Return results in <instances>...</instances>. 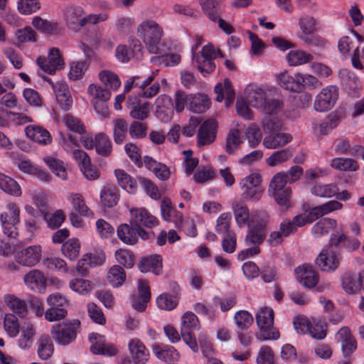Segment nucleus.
Segmentation results:
<instances>
[{"mask_svg":"<svg viewBox=\"0 0 364 364\" xmlns=\"http://www.w3.org/2000/svg\"><path fill=\"white\" fill-rule=\"evenodd\" d=\"M163 33V29L154 20L144 21L137 27V36L143 40L151 53L159 52V44Z\"/></svg>","mask_w":364,"mask_h":364,"instance_id":"1","label":"nucleus"},{"mask_svg":"<svg viewBox=\"0 0 364 364\" xmlns=\"http://www.w3.org/2000/svg\"><path fill=\"white\" fill-rule=\"evenodd\" d=\"M256 322L260 330V333L257 335L259 340H277L279 338V332L272 328L274 311L272 309L262 308L256 315Z\"/></svg>","mask_w":364,"mask_h":364,"instance_id":"2","label":"nucleus"},{"mask_svg":"<svg viewBox=\"0 0 364 364\" xmlns=\"http://www.w3.org/2000/svg\"><path fill=\"white\" fill-rule=\"evenodd\" d=\"M80 326L79 320L55 324L50 331L52 338L57 344L68 346L76 339Z\"/></svg>","mask_w":364,"mask_h":364,"instance_id":"3","label":"nucleus"},{"mask_svg":"<svg viewBox=\"0 0 364 364\" xmlns=\"http://www.w3.org/2000/svg\"><path fill=\"white\" fill-rule=\"evenodd\" d=\"M0 221L4 233L10 238H16L18 235L16 225L20 222L19 207L14 203H8L0 214Z\"/></svg>","mask_w":364,"mask_h":364,"instance_id":"4","label":"nucleus"},{"mask_svg":"<svg viewBox=\"0 0 364 364\" xmlns=\"http://www.w3.org/2000/svg\"><path fill=\"white\" fill-rule=\"evenodd\" d=\"M262 182L261 176L259 173H251L243 178L240 181V186L242 191V200L245 201H259L262 195L260 188Z\"/></svg>","mask_w":364,"mask_h":364,"instance_id":"5","label":"nucleus"},{"mask_svg":"<svg viewBox=\"0 0 364 364\" xmlns=\"http://www.w3.org/2000/svg\"><path fill=\"white\" fill-rule=\"evenodd\" d=\"M82 146L87 150L95 148L97 154L103 157H108L112 152V144L110 138L105 133L100 132L95 137L83 136L81 137Z\"/></svg>","mask_w":364,"mask_h":364,"instance_id":"6","label":"nucleus"},{"mask_svg":"<svg viewBox=\"0 0 364 364\" xmlns=\"http://www.w3.org/2000/svg\"><path fill=\"white\" fill-rule=\"evenodd\" d=\"M119 239L124 244L135 245L140 237L142 240L149 238V233L142 228H137L131 223L121 224L117 229Z\"/></svg>","mask_w":364,"mask_h":364,"instance_id":"7","label":"nucleus"},{"mask_svg":"<svg viewBox=\"0 0 364 364\" xmlns=\"http://www.w3.org/2000/svg\"><path fill=\"white\" fill-rule=\"evenodd\" d=\"M342 256L335 251L323 249L315 259L316 267L324 272H333L339 267Z\"/></svg>","mask_w":364,"mask_h":364,"instance_id":"8","label":"nucleus"},{"mask_svg":"<svg viewBox=\"0 0 364 364\" xmlns=\"http://www.w3.org/2000/svg\"><path fill=\"white\" fill-rule=\"evenodd\" d=\"M42 247L40 245H30L21 250L14 255L16 262L23 267L36 266L41 259Z\"/></svg>","mask_w":364,"mask_h":364,"instance_id":"9","label":"nucleus"},{"mask_svg":"<svg viewBox=\"0 0 364 364\" xmlns=\"http://www.w3.org/2000/svg\"><path fill=\"white\" fill-rule=\"evenodd\" d=\"M338 96L336 86L330 85L323 88L314 100V108L318 112H327L335 105Z\"/></svg>","mask_w":364,"mask_h":364,"instance_id":"10","label":"nucleus"},{"mask_svg":"<svg viewBox=\"0 0 364 364\" xmlns=\"http://www.w3.org/2000/svg\"><path fill=\"white\" fill-rule=\"evenodd\" d=\"M36 63L41 69L48 74L53 75L57 70L64 68L63 60L62 59L58 48H52L48 53V59L39 56Z\"/></svg>","mask_w":364,"mask_h":364,"instance_id":"11","label":"nucleus"},{"mask_svg":"<svg viewBox=\"0 0 364 364\" xmlns=\"http://www.w3.org/2000/svg\"><path fill=\"white\" fill-rule=\"evenodd\" d=\"M218 123L213 119L204 121L200 126L197 134V144L198 146L212 144L217 134Z\"/></svg>","mask_w":364,"mask_h":364,"instance_id":"12","label":"nucleus"},{"mask_svg":"<svg viewBox=\"0 0 364 364\" xmlns=\"http://www.w3.org/2000/svg\"><path fill=\"white\" fill-rule=\"evenodd\" d=\"M126 105L127 109H129V114L133 119L142 121L148 117L149 113V103L141 101L140 96H129Z\"/></svg>","mask_w":364,"mask_h":364,"instance_id":"13","label":"nucleus"},{"mask_svg":"<svg viewBox=\"0 0 364 364\" xmlns=\"http://www.w3.org/2000/svg\"><path fill=\"white\" fill-rule=\"evenodd\" d=\"M91 343L90 350L95 355L112 356L117 354V350L111 343H107L104 336L92 333L89 336Z\"/></svg>","mask_w":364,"mask_h":364,"instance_id":"14","label":"nucleus"},{"mask_svg":"<svg viewBox=\"0 0 364 364\" xmlns=\"http://www.w3.org/2000/svg\"><path fill=\"white\" fill-rule=\"evenodd\" d=\"M156 116L163 122L171 120L173 115V104L171 97L166 95H159L154 102Z\"/></svg>","mask_w":364,"mask_h":364,"instance_id":"15","label":"nucleus"},{"mask_svg":"<svg viewBox=\"0 0 364 364\" xmlns=\"http://www.w3.org/2000/svg\"><path fill=\"white\" fill-rule=\"evenodd\" d=\"M131 223L137 228H151L158 224L157 219L145 208H132L130 210Z\"/></svg>","mask_w":364,"mask_h":364,"instance_id":"16","label":"nucleus"},{"mask_svg":"<svg viewBox=\"0 0 364 364\" xmlns=\"http://www.w3.org/2000/svg\"><path fill=\"white\" fill-rule=\"evenodd\" d=\"M46 281L44 274L38 269H31L23 277L25 285L31 290L38 293L45 291Z\"/></svg>","mask_w":364,"mask_h":364,"instance_id":"17","label":"nucleus"},{"mask_svg":"<svg viewBox=\"0 0 364 364\" xmlns=\"http://www.w3.org/2000/svg\"><path fill=\"white\" fill-rule=\"evenodd\" d=\"M297 280L306 288L314 287L318 282V274L309 265H301L295 269Z\"/></svg>","mask_w":364,"mask_h":364,"instance_id":"18","label":"nucleus"},{"mask_svg":"<svg viewBox=\"0 0 364 364\" xmlns=\"http://www.w3.org/2000/svg\"><path fill=\"white\" fill-rule=\"evenodd\" d=\"M84 12L79 6H68L64 11V20L68 27L77 31L85 26Z\"/></svg>","mask_w":364,"mask_h":364,"instance_id":"19","label":"nucleus"},{"mask_svg":"<svg viewBox=\"0 0 364 364\" xmlns=\"http://www.w3.org/2000/svg\"><path fill=\"white\" fill-rule=\"evenodd\" d=\"M140 272L143 273L152 272L155 275L162 274V257L159 255L144 257L138 264Z\"/></svg>","mask_w":364,"mask_h":364,"instance_id":"20","label":"nucleus"},{"mask_svg":"<svg viewBox=\"0 0 364 364\" xmlns=\"http://www.w3.org/2000/svg\"><path fill=\"white\" fill-rule=\"evenodd\" d=\"M363 277L364 272L346 274L341 280L343 289L348 294H357L361 289Z\"/></svg>","mask_w":364,"mask_h":364,"instance_id":"21","label":"nucleus"},{"mask_svg":"<svg viewBox=\"0 0 364 364\" xmlns=\"http://www.w3.org/2000/svg\"><path fill=\"white\" fill-rule=\"evenodd\" d=\"M128 346L131 358L135 364H145L147 362L149 353L140 340H130Z\"/></svg>","mask_w":364,"mask_h":364,"instance_id":"22","label":"nucleus"},{"mask_svg":"<svg viewBox=\"0 0 364 364\" xmlns=\"http://www.w3.org/2000/svg\"><path fill=\"white\" fill-rule=\"evenodd\" d=\"M161 212L162 218L166 221H172L178 229L183 225V215L176 210L171 205V201L168 198H164L161 203Z\"/></svg>","mask_w":364,"mask_h":364,"instance_id":"23","label":"nucleus"},{"mask_svg":"<svg viewBox=\"0 0 364 364\" xmlns=\"http://www.w3.org/2000/svg\"><path fill=\"white\" fill-rule=\"evenodd\" d=\"M138 291L139 295L133 298L132 306L138 311H144L151 298L150 289L147 281L139 280Z\"/></svg>","mask_w":364,"mask_h":364,"instance_id":"24","label":"nucleus"},{"mask_svg":"<svg viewBox=\"0 0 364 364\" xmlns=\"http://www.w3.org/2000/svg\"><path fill=\"white\" fill-rule=\"evenodd\" d=\"M247 103L257 109H262L266 102V93L264 90L255 85H249L245 89Z\"/></svg>","mask_w":364,"mask_h":364,"instance_id":"25","label":"nucleus"},{"mask_svg":"<svg viewBox=\"0 0 364 364\" xmlns=\"http://www.w3.org/2000/svg\"><path fill=\"white\" fill-rule=\"evenodd\" d=\"M291 140L292 136L289 134L277 131L265 136L263 145L267 149H275L285 146Z\"/></svg>","mask_w":364,"mask_h":364,"instance_id":"26","label":"nucleus"},{"mask_svg":"<svg viewBox=\"0 0 364 364\" xmlns=\"http://www.w3.org/2000/svg\"><path fill=\"white\" fill-rule=\"evenodd\" d=\"M5 305L14 313L21 318H24L28 314L26 302L17 297L14 294H7L4 296Z\"/></svg>","mask_w":364,"mask_h":364,"instance_id":"27","label":"nucleus"},{"mask_svg":"<svg viewBox=\"0 0 364 364\" xmlns=\"http://www.w3.org/2000/svg\"><path fill=\"white\" fill-rule=\"evenodd\" d=\"M143 161L146 168L153 172L159 180L166 181L169 178L171 172L166 164L158 162L149 156H145Z\"/></svg>","mask_w":364,"mask_h":364,"instance_id":"28","label":"nucleus"},{"mask_svg":"<svg viewBox=\"0 0 364 364\" xmlns=\"http://www.w3.org/2000/svg\"><path fill=\"white\" fill-rule=\"evenodd\" d=\"M26 136L31 140L42 144H50L52 141L50 133L38 125H28L25 128Z\"/></svg>","mask_w":364,"mask_h":364,"instance_id":"29","label":"nucleus"},{"mask_svg":"<svg viewBox=\"0 0 364 364\" xmlns=\"http://www.w3.org/2000/svg\"><path fill=\"white\" fill-rule=\"evenodd\" d=\"M232 210L239 228L251 225L250 223V210L246 205L242 202L235 201L232 203Z\"/></svg>","mask_w":364,"mask_h":364,"instance_id":"30","label":"nucleus"},{"mask_svg":"<svg viewBox=\"0 0 364 364\" xmlns=\"http://www.w3.org/2000/svg\"><path fill=\"white\" fill-rule=\"evenodd\" d=\"M342 207V203L337 200H330L316 206L310 210V221H314L334 210H341Z\"/></svg>","mask_w":364,"mask_h":364,"instance_id":"31","label":"nucleus"},{"mask_svg":"<svg viewBox=\"0 0 364 364\" xmlns=\"http://www.w3.org/2000/svg\"><path fill=\"white\" fill-rule=\"evenodd\" d=\"M119 194L117 187L112 183L105 185L100 193L101 203L104 206L112 208L117 205Z\"/></svg>","mask_w":364,"mask_h":364,"instance_id":"32","label":"nucleus"},{"mask_svg":"<svg viewBox=\"0 0 364 364\" xmlns=\"http://www.w3.org/2000/svg\"><path fill=\"white\" fill-rule=\"evenodd\" d=\"M0 189L14 197H19L22 194L21 188L18 182L11 177L1 173H0Z\"/></svg>","mask_w":364,"mask_h":364,"instance_id":"33","label":"nucleus"},{"mask_svg":"<svg viewBox=\"0 0 364 364\" xmlns=\"http://www.w3.org/2000/svg\"><path fill=\"white\" fill-rule=\"evenodd\" d=\"M337 226L336 220L328 218H325L319 220L315 223L311 228V233L314 237L318 238L326 235L328 232L335 229Z\"/></svg>","mask_w":364,"mask_h":364,"instance_id":"34","label":"nucleus"},{"mask_svg":"<svg viewBox=\"0 0 364 364\" xmlns=\"http://www.w3.org/2000/svg\"><path fill=\"white\" fill-rule=\"evenodd\" d=\"M153 353L159 360L164 362H173L178 360L179 353L170 346L155 345L153 346Z\"/></svg>","mask_w":364,"mask_h":364,"instance_id":"35","label":"nucleus"},{"mask_svg":"<svg viewBox=\"0 0 364 364\" xmlns=\"http://www.w3.org/2000/svg\"><path fill=\"white\" fill-rule=\"evenodd\" d=\"M37 353L40 359L48 360L54 351V346L48 335H42L37 342Z\"/></svg>","mask_w":364,"mask_h":364,"instance_id":"36","label":"nucleus"},{"mask_svg":"<svg viewBox=\"0 0 364 364\" xmlns=\"http://www.w3.org/2000/svg\"><path fill=\"white\" fill-rule=\"evenodd\" d=\"M287 59L291 66H298L311 62L314 56L304 50H295L287 54Z\"/></svg>","mask_w":364,"mask_h":364,"instance_id":"37","label":"nucleus"},{"mask_svg":"<svg viewBox=\"0 0 364 364\" xmlns=\"http://www.w3.org/2000/svg\"><path fill=\"white\" fill-rule=\"evenodd\" d=\"M200 328V322L198 317L191 311L184 313L181 317V333L198 331Z\"/></svg>","mask_w":364,"mask_h":364,"instance_id":"38","label":"nucleus"},{"mask_svg":"<svg viewBox=\"0 0 364 364\" xmlns=\"http://www.w3.org/2000/svg\"><path fill=\"white\" fill-rule=\"evenodd\" d=\"M299 74L291 76L287 73H282L279 76V83L284 89L293 92H300L302 86L300 84Z\"/></svg>","mask_w":364,"mask_h":364,"instance_id":"39","label":"nucleus"},{"mask_svg":"<svg viewBox=\"0 0 364 364\" xmlns=\"http://www.w3.org/2000/svg\"><path fill=\"white\" fill-rule=\"evenodd\" d=\"M192 60L200 73L205 76L213 73L215 69L213 60L200 57V53H193Z\"/></svg>","mask_w":364,"mask_h":364,"instance_id":"40","label":"nucleus"},{"mask_svg":"<svg viewBox=\"0 0 364 364\" xmlns=\"http://www.w3.org/2000/svg\"><path fill=\"white\" fill-rule=\"evenodd\" d=\"M119 185L127 192L133 193L136 190V182L124 170L117 169L114 171Z\"/></svg>","mask_w":364,"mask_h":364,"instance_id":"41","label":"nucleus"},{"mask_svg":"<svg viewBox=\"0 0 364 364\" xmlns=\"http://www.w3.org/2000/svg\"><path fill=\"white\" fill-rule=\"evenodd\" d=\"M80 243L77 239H70L61 247L63 255L70 260H75L80 254Z\"/></svg>","mask_w":364,"mask_h":364,"instance_id":"42","label":"nucleus"},{"mask_svg":"<svg viewBox=\"0 0 364 364\" xmlns=\"http://www.w3.org/2000/svg\"><path fill=\"white\" fill-rule=\"evenodd\" d=\"M209 107V100L207 95L198 94L191 95L189 103L190 109L195 113L204 112Z\"/></svg>","mask_w":364,"mask_h":364,"instance_id":"43","label":"nucleus"},{"mask_svg":"<svg viewBox=\"0 0 364 364\" xmlns=\"http://www.w3.org/2000/svg\"><path fill=\"white\" fill-rule=\"evenodd\" d=\"M338 191V186L333 183H318L314 186L311 189V192L313 195L321 198H331L336 196Z\"/></svg>","mask_w":364,"mask_h":364,"instance_id":"44","label":"nucleus"},{"mask_svg":"<svg viewBox=\"0 0 364 364\" xmlns=\"http://www.w3.org/2000/svg\"><path fill=\"white\" fill-rule=\"evenodd\" d=\"M127 130V123L124 119L118 118L113 121V139L117 144H122Z\"/></svg>","mask_w":364,"mask_h":364,"instance_id":"45","label":"nucleus"},{"mask_svg":"<svg viewBox=\"0 0 364 364\" xmlns=\"http://www.w3.org/2000/svg\"><path fill=\"white\" fill-rule=\"evenodd\" d=\"M240 132L237 129H231L227 137L225 149L228 154H232L242 143L240 138Z\"/></svg>","mask_w":364,"mask_h":364,"instance_id":"46","label":"nucleus"},{"mask_svg":"<svg viewBox=\"0 0 364 364\" xmlns=\"http://www.w3.org/2000/svg\"><path fill=\"white\" fill-rule=\"evenodd\" d=\"M248 232L245 238L246 246L259 247L265 240L267 232L259 231L255 228L248 226Z\"/></svg>","mask_w":364,"mask_h":364,"instance_id":"47","label":"nucleus"},{"mask_svg":"<svg viewBox=\"0 0 364 364\" xmlns=\"http://www.w3.org/2000/svg\"><path fill=\"white\" fill-rule=\"evenodd\" d=\"M73 208L79 214L85 217H92L93 213L86 205L85 202L80 194L72 193L70 196Z\"/></svg>","mask_w":364,"mask_h":364,"instance_id":"48","label":"nucleus"},{"mask_svg":"<svg viewBox=\"0 0 364 364\" xmlns=\"http://www.w3.org/2000/svg\"><path fill=\"white\" fill-rule=\"evenodd\" d=\"M99 77L105 88L116 90L121 85L118 76L114 73L109 70H102L99 73Z\"/></svg>","mask_w":364,"mask_h":364,"instance_id":"49","label":"nucleus"},{"mask_svg":"<svg viewBox=\"0 0 364 364\" xmlns=\"http://www.w3.org/2000/svg\"><path fill=\"white\" fill-rule=\"evenodd\" d=\"M126 274L123 268L119 265H114L107 273V279L112 286L118 287L124 283Z\"/></svg>","mask_w":364,"mask_h":364,"instance_id":"50","label":"nucleus"},{"mask_svg":"<svg viewBox=\"0 0 364 364\" xmlns=\"http://www.w3.org/2000/svg\"><path fill=\"white\" fill-rule=\"evenodd\" d=\"M331 166L340 171H357L359 166L357 161L348 158H336L331 160Z\"/></svg>","mask_w":364,"mask_h":364,"instance_id":"51","label":"nucleus"},{"mask_svg":"<svg viewBox=\"0 0 364 364\" xmlns=\"http://www.w3.org/2000/svg\"><path fill=\"white\" fill-rule=\"evenodd\" d=\"M32 24L36 29L43 33L53 34L58 31V24L57 23L48 21L39 16L33 18Z\"/></svg>","mask_w":364,"mask_h":364,"instance_id":"52","label":"nucleus"},{"mask_svg":"<svg viewBox=\"0 0 364 364\" xmlns=\"http://www.w3.org/2000/svg\"><path fill=\"white\" fill-rule=\"evenodd\" d=\"M161 87H167V81L165 78L158 80L149 86L139 88L141 90L140 95L145 98H152L159 92Z\"/></svg>","mask_w":364,"mask_h":364,"instance_id":"53","label":"nucleus"},{"mask_svg":"<svg viewBox=\"0 0 364 364\" xmlns=\"http://www.w3.org/2000/svg\"><path fill=\"white\" fill-rule=\"evenodd\" d=\"M178 303L176 296L164 293L160 294L156 299L157 306L163 310L171 311L175 309Z\"/></svg>","mask_w":364,"mask_h":364,"instance_id":"54","label":"nucleus"},{"mask_svg":"<svg viewBox=\"0 0 364 364\" xmlns=\"http://www.w3.org/2000/svg\"><path fill=\"white\" fill-rule=\"evenodd\" d=\"M326 331L327 325L326 322L319 321L309 323L307 333L314 339L323 340L326 336Z\"/></svg>","mask_w":364,"mask_h":364,"instance_id":"55","label":"nucleus"},{"mask_svg":"<svg viewBox=\"0 0 364 364\" xmlns=\"http://www.w3.org/2000/svg\"><path fill=\"white\" fill-rule=\"evenodd\" d=\"M43 161L48 166L52 172L58 177L62 179L67 178V173L61 161L50 156L45 157Z\"/></svg>","mask_w":364,"mask_h":364,"instance_id":"56","label":"nucleus"},{"mask_svg":"<svg viewBox=\"0 0 364 364\" xmlns=\"http://www.w3.org/2000/svg\"><path fill=\"white\" fill-rule=\"evenodd\" d=\"M292 156L289 149H285L274 152L267 159V163L270 166H276L289 160Z\"/></svg>","mask_w":364,"mask_h":364,"instance_id":"57","label":"nucleus"},{"mask_svg":"<svg viewBox=\"0 0 364 364\" xmlns=\"http://www.w3.org/2000/svg\"><path fill=\"white\" fill-rule=\"evenodd\" d=\"M87 92L92 97V100H109L111 92L107 88L92 84L88 87Z\"/></svg>","mask_w":364,"mask_h":364,"instance_id":"58","label":"nucleus"},{"mask_svg":"<svg viewBox=\"0 0 364 364\" xmlns=\"http://www.w3.org/2000/svg\"><path fill=\"white\" fill-rule=\"evenodd\" d=\"M4 327L11 337H15L19 332V324L16 315L7 314L4 317Z\"/></svg>","mask_w":364,"mask_h":364,"instance_id":"59","label":"nucleus"},{"mask_svg":"<svg viewBox=\"0 0 364 364\" xmlns=\"http://www.w3.org/2000/svg\"><path fill=\"white\" fill-rule=\"evenodd\" d=\"M291 188H286L284 191L273 193V196L277 203L282 209L287 210L292 205L291 201Z\"/></svg>","mask_w":364,"mask_h":364,"instance_id":"60","label":"nucleus"},{"mask_svg":"<svg viewBox=\"0 0 364 364\" xmlns=\"http://www.w3.org/2000/svg\"><path fill=\"white\" fill-rule=\"evenodd\" d=\"M115 257L118 263L127 269H131L134 264V255L127 250L120 249L115 252Z\"/></svg>","mask_w":364,"mask_h":364,"instance_id":"61","label":"nucleus"},{"mask_svg":"<svg viewBox=\"0 0 364 364\" xmlns=\"http://www.w3.org/2000/svg\"><path fill=\"white\" fill-rule=\"evenodd\" d=\"M236 326L242 329L248 328L253 323V316L247 311H239L234 316Z\"/></svg>","mask_w":364,"mask_h":364,"instance_id":"62","label":"nucleus"},{"mask_svg":"<svg viewBox=\"0 0 364 364\" xmlns=\"http://www.w3.org/2000/svg\"><path fill=\"white\" fill-rule=\"evenodd\" d=\"M88 68L86 61H77L73 62L70 65L68 77L72 80H77L81 79Z\"/></svg>","mask_w":364,"mask_h":364,"instance_id":"63","label":"nucleus"},{"mask_svg":"<svg viewBox=\"0 0 364 364\" xmlns=\"http://www.w3.org/2000/svg\"><path fill=\"white\" fill-rule=\"evenodd\" d=\"M288 178V173L283 172L276 173L272 178L269 188L272 190L273 193L284 191L286 188V184L289 183Z\"/></svg>","mask_w":364,"mask_h":364,"instance_id":"64","label":"nucleus"}]
</instances>
